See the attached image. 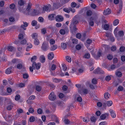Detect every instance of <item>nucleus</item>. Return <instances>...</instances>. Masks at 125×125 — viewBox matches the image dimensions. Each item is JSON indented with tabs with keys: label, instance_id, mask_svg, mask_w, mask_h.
<instances>
[{
	"label": "nucleus",
	"instance_id": "774afa93",
	"mask_svg": "<svg viewBox=\"0 0 125 125\" xmlns=\"http://www.w3.org/2000/svg\"><path fill=\"white\" fill-rule=\"evenodd\" d=\"M76 3L74 2H73L71 4V6L72 7H75L76 6Z\"/></svg>",
	"mask_w": 125,
	"mask_h": 125
},
{
	"label": "nucleus",
	"instance_id": "09e8293b",
	"mask_svg": "<svg viewBox=\"0 0 125 125\" xmlns=\"http://www.w3.org/2000/svg\"><path fill=\"white\" fill-rule=\"evenodd\" d=\"M118 31L117 28H116L115 29L114 31V34L116 37H117L118 36V35L117 33V32Z\"/></svg>",
	"mask_w": 125,
	"mask_h": 125
},
{
	"label": "nucleus",
	"instance_id": "4468645a",
	"mask_svg": "<svg viewBox=\"0 0 125 125\" xmlns=\"http://www.w3.org/2000/svg\"><path fill=\"white\" fill-rule=\"evenodd\" d=\"M109 111L111 113V116L113 118H115L116 117V115L115 114L114 111L112 109H110Z\"/></svg>",
	"mask_w": 125,
	"mask_h": 125
},
{
	"label": "nucleus",
	"instance_id": "c9c22d12",
	"mask_svg": "<svg viewBox=\"0 0 125 125\" xmlns=\"http://www.w3.org/2000/svg\"><path fill=\"white\" fill-rule=\"evenodd\" d=\"M68 115L66 116H65L64 118H65L64 120V123L66 124H69L70 121L68 119H66V118L67 117Z\"/></svg>",
	"mask_w": 125,
	"mask_h": 125
},
{
	"label": "nucleus",
	"instance_id": "f704fd0d",
	"mask_svg": "<svg viewBox=\"0 0 125 125\" xmlns=\"http://www.w3.org/2000/svg\"><path fill=\"white\" fill-rule=\"evenodd\" d=\"M109 27V25L107 24H105L104 26V29L105 30H108Z\"/></svg>",
	"mask_w": 125,
	"mask_h": 125
},
{
	"label": "nucleus",
	"instance_id": "0eeeda50",
	"mask_svg": "<svg viewBox=\"0 0 125 125\" xmlns=\"http://www.w3.org/2000/svg\"><path fill=\"white\" fill-rule=\"evenodd\" d=\"M70 29L73 32H75L78 29L76 27L75 25L73 24H71L70 25Z\"/></svg>",
	"mask_w": 125,
	"mask_h": 125
},
{
	"label": "nucleus",
	"instance_id": "e2e57ef3",
	"mask_svg": "<svg viewBox=\"0 0 125 125\" xmlns=\"http://www.w3.org/2000/svg\"><path fill=\"white\" fill-rule=\"evenodd\" d=\"M35 98V96L34 95L31 96L29 98V100H32L34 99Z\"/></svg>",
	"mask_w": 125,
	"mask_h": 125
},
{
	"label": "nucleus",
	"instance_id": "a878e982",
	"mask_svg": "<svg viewBox=\"0 0 125 125\" xmlns=\"http://www.w3.org/2000/svg\"><path fill=\"white\" fill-rule=\"evenodd\" d=\"M61 46L63 50H64L66 48L67 45L65 43H62Z\"/></svg>",
	"mask_w": 125,
	"mask_h": 125
},
{
	"label": "nucleus",
	"instance_id": "4c0bfd02",
	"mask_svg": "<svg viewBox=\"0 0 125 125\" xmlns=\"http://www.w3.org/2000/svg\"><path fill=\"white\" fill-rule=\"evenodd\" d=\"M92 14V12L90 10H88L86 12V15L88 16H91Z\"/></svg>",
	"mask_w": 125,
	"mask_h": 125
},
{
	"label": "nucleus",
	"instance_id": "cd10ccee",
	"mask_svg": "<svg viewBox=\"0 0 125 125\" xmlns=\"http://www.w3.org/2000/svg\"><path fill=\"white\" fill-rule=\"evenodd\" d=\"M38 14V13L37 12V10H34V11H32L31 13V15L32 16H34L36 15H37Z\"/></svg>",
	"mask_w": 125,
	"mask_h": 125
},
{
	"label": "nucleus",
	"instance_id": "a211bd4d",
	"mask_svg": "<svg viewBox=\"0 0 125 125\" xmlns=\"http://www.w3.org/2000/svg\"><path fill=\"white\" fill-rule=\"evenodd\" d=\"M11 67H10L7 69L5 71V73L7 74H9L11 73Z\"/></svg>",
	"mask_w": 125,
	"mask_h": 125
},
{
	"label": "nucleus",
	"instance_id": "338daca9",
	"mask_svg": "<svg viewBox=\"0 0 125 125\" xmlns=\"http://www.w3.org/2000/svg\"><path fill=\"white\" fill-rule=\"evenodd\" d=\"M83 120L84 122H88L89 121V120L86 117H84L83 118Z\"/></svg>",
	"mask_w": 125,
	"mask_h": 125
},
{
	"label": "nucleus",
	"instance_id": "864d4df0",
	"mask_svg": "<svg viewBox=\"0 0 125 125\" xmlns=\"http://www.w3.org/2000/svg\"><path fill=\"white\" fill-rule=\"evenodd\" d=\"M23 77L24 79H27L29 77L28 74L27 73H25L23 74Z\"/></svg>",
	"mask_w": 125,
	"mask_h": 125
},
{
	"label": "nucleus",
	"instance_id": "72a5a7b5",
	"mask_svg": "<svg viewBox=\"0 0 125 125\" xmlns=\"http://www.w3.org/2000/svg\"><path fill=\"white\" fill-rule=\"evenodd\" d=\"M119 22V21L118 19H116L113 22V25L114 26L117 25Z\"/></svg>",
	"mask_w": 125,
	"mask_h": 125
},
{
	"label": "nucleus",
	"instance_id": "f8f14e48",
	"mask_svg": "<svg viewBox=\"0 0 125 125\" xmlns=\"http://www.w3.org/2000/svg\"><path fill=\"white\" fill-rule=\"evenodd\" d=\"M66 31L68 32L69 31V30L67 29L65 30L61 29L60 30L59 32L61 34L64 35L65 34Z\"/></svg>",
	"mask_w": 125,
	"mask_h": 125
},
{
	"label": "nucleus",
	"instance_id": "79ce46f5",
	"mask_svg": "<svg viewBox=\"0 0 125 125\" xmlns=\"http://www.w3.org/2000/svg\"><path fill=\"white\" fill-rule=\"evenodd\" d=\"M17 68L19 69H21L22 67V64L20 63L18 64L17 65Z\"/></svg>",
	"mask_w": 125,
	"mask_h": 125
},
{
	"label": "nucleus",
	"instance_id": "680f3d73",
	"mask_svg": "<svg viewBox=\"0 0 125 125\" xmlns=\"http://www.w3.org/2000/svg\"><path fill=\"white\" fill-rule=\"evenodd\" d=\"M97 80L95 78L93 79L92 80V83L94 84H96L97 83Z\"/></svg>",
	"mask_w": 125,
	"mask_h": 125
},
{
	"label": "nucleus",
	"instance_id": "dca6fc26",
	"mask_svg": "<svg viewBox=\"0 0 125 125\" xmlns=\"http://www.w3.org/2000/svg\"><path fill=\"white\" fill-rule=\"evenodd\" d=\"M8 50L9 51L12 52L15 50V48L12 46H9L7 48Z\"/></svg>",
	"mask_w": 125,
	"mask_h": 125
},
{
	"label": "nucleus",
	"instance_id": "37998d69",
	"mask_svg": "<svg viewBox=\"0 0 125 125\" xmlns=\"http://www.w3.org/2000/svg\"><path fill=\"white\" fill-rule=\"evenodd\" d=\"M29 120L30 122H33L35 121V118L34 117L31 116L30 117Z\"/></svg>",
	"mask_w": 125,
	"mask_h": 125
},
{
	"label": "nucleus",
	"instance_id": "c85d7f7f",
	"mask_svg": "<svg viewBox=\"0 0 125 125\" xmlns=\"http://www.w3.org/2000/svg\"><path fill=\"white\" fill-rule=\"evenodd\" d=\"M54 14H50L48 16V18L51 20H52L54 18Z\"/></svg>",
	"mask_w": 125,
	"mask_h": 125
},
{
	"label": "nucleus",
	"instance_id": "4be33fe9",
	"mask_svg": "<svg viewBox=\"0 0 125 125\" xmlns=\"http://www.w3.org/2000/svg\"><path fill=\"white\" fill-rule=\"evenodd\" d=\"M79 23V21L77 20L75 18H74L73 19L72 23L71 24H73L74 25H76Z\"/></svg>",
	"mask_w": 125,
	"mask_h": 125
},
{
	"label": "nucleus",
	"instance_id": "5701e85b",
	"mask_svg": "<svg viewBox=\"0 0 125 125\" xmlns=\"http://www.w3.org/2000/svg\"><path fill=\"white\" fill-rule=\"evenodd\" d=\"M118 36L117 37H122L124 35V32L123 31H119L118 34Z\"/></svg>",
	"mask_w": 125,
	"mask_h": 125
},
{
	"label": "nucleus",
	"instance_id": "a19ab883",
	"mask_svg": "<svg viewBox=\"0 0 125 125\" xmlns=\"http://www.w3.org/2000/svg\"><path fill=\"white\" fill-rule=\"evenodd\" d=\"M29 112L30 113H33L34 112V110L33 108L31 107L29 108L28 110Z\"/></svg>",
	"mask_w": 125,
	"mask_h": 125
},
{
	"label": "nucleus",
	"instance_id": "13d9d810",
	"mask_svg": "<svg viewBox=\"0 0 125 125\" xmlns=\"http://www.w3.org/2000/svg\"><path fill=\"white\" fill-rule=\"evenodd\" d=\"M20 97V95L18 94H17L15 97V100L16 101H18L19 100Z\"/></svg>",
	"mask_w": 125,
	"mask_h": 125
},
{
	"label": "nucleus",
	"instance_id": "1a4fd4ad",
	"mask_svg": "<svg viewBox=\"0 0 125 125\" xmlns=\"http://www.w3.org/2000/svg\"><path fill=\"white\" fill-rule=\"evenodd\" d=\"M79 92L81 94H87L88 93L87 89L86 88H84L81 89L79 91Z\"/></svg>",
	"mask_w": 125,
	"mask_h": 125
},
{
	"label": "nucleus",
	"instance_id": "412c9836",
	"mask_svg": "<svg viewBox=\"0 0 125 125\" xmlns=\"http://www.w3.org/2000/svg\"><path fill=\"white\" fill-rule=\"evenodd\" d=\"M122 4H120L119 5V9L117 11V13L118 14H119L120 12L121 11L122 9Z\"/></svg>",
	"mask_w": 125,
	"mask_h": 125
},
{
	"label": "nucleus",
	"instance_id": "2f4dec72",
	"mask_svg": "<svg viewBox=\"0 0 125 125\" xmlns=\"http://www.w3.org/2000/svg\"><path fill=\"white\" fill-rule=\"evenodd\" d=\"M116 75L118 77H120L122 75V73L120 71H117L116 73Z\"/></svg>",
	"mask_w": 125,
	"mask_h": 125
},
{
	"label": "nucleus",
	"instance_id": "bf43d9fd",
	"mask_svg": "<svg viewBox=\"0 0 125 125\" xmlns=\"http://www.w3.org/2000/svg\"><path fill=\"white\" fill-rule=\"evenodd\" d=\"M68 89V87L66 85H64L62 87V89L63 90L66 91Z\"/></svg>",
	"mask_w": 125,
	"mask_h": 125
},
{
	"label": "nucleus",
	"instance_id": "c03bdc74",
	"mask_svg": "<svg viewBox=\"0 0 125 125\" xmlns=\"http://www.w3.org/2000/svg\"><path fill=\"white\" fill-rule=\"evenodd\" d=\"M66 59L67 61L69 62H70L71 61V58L68 56H67L66 57Z\"/></svg>",
	"mask_w": 125,
	"mask_h": 125
},
{
	"label": "nucleus",
	"instance_id": "c756f323",
	"mask_svg": "<svg viewBox=\"0 0 125 125\" xmlns=\"http://www.w3.org/2000/svg\"><path fill=\"white\" fill-rule=\"evenodd\" d=\"M41 32L43 34H45L47 33V30L45 28H44L41 29Z\"/></svg>",
	"mask_w": 125,
	"mask_h": 125
},
{
	"label": "nucleus",
	"instance_id": "ddd939ff",
	"mask_svg": "<svg viewBox=\"0 0 125 125\" xmlns=\"http://www.w3.org/2000/svg\"><path fill=\"white\" fill-rule=\"evenodd\" d=\"M54 56V55L52 52H50L49 53L48 55V59L50 60H51L53 59Z\"/></svg>",
	"mask_w": 125,
	"mask_h": 125
},
{
	"label": "nucleus",
	"instance_id": "3c124183",
	"mask_svg": "<svg viewBox=\"0 0 125 125\" xmlns=\"http://www.w3.org/2000/svg\"><path fill=\"white\" fill-rule=\"evenodd\" d=\"M15 7V5L14 3H12L10 5V7L11 9H14Z\"/></svg>",
	"mask_w": 125,
	"mask_h": 125
},
{
	"label": "nucleus",
	"instance_id": "473e14b6",
	"mask_svg": "<svg viewBox=\"0 0 125 125\" xmlns=\"http://www.w3.org/2000/svg\"><path fill=\"white\" fill-rule=\"evenodd\" d=\"M34 42L35 44L37 45H39L40 43L39 41L37 38L34 39Z\"/></svg>",
	"mask_w": 125,
	"mask_h": 125
},
{
	"label": "nucleus",
	"instance_id": "f3484780",
	"mask_svg": "<svg viewBox=\"0 0 125 125\" xmlns=\"http://www.w3.org/2000/svg\"><path fill=\"white\" fill-rule=\"evenodd\" d=\"M104 97L105 99H108L110 97V95L108 92L104 94Z\"/></svg>",
	"mask_w": 125,
	"mask_h": 125
},
{
	"label": "nucleus",
	"instance_id": "6ab92c4d",
	"mask_svg": "<svg viewBox=\"0 0 125 125\" xmlns=\"http://www.w3.org/2000/svg\"><path fill=\"white\" fill-rule=\"evenodd\" d=\"M48 28L49 29L51 30H52V31H58V30L56 28L54 27L49 26L48 27Z\"/></svg>",
	"mask_w": 125,
	"mask_h": 125
},
{
	"label": "nucleus",
	"instance_id": "b1692460",
	"mask_svg": "<svg viewBox=\"0 0 125 125\" xmlns=\"http://www.w3.org/2000/svg\"><path fill=\"white\" fill-rule=\"evenodd\" d=\"M37 59V56H34L31 58V62L34 63V62H35L34 61H36Z\"/></svg>",
	"mask_w": 125,
	"mask_h": 125
},
{
	"label": "nucleus",
	"instance_id": "9d476101",
	"mask_svg": "<svg viewBox=\"0 0 125 125\" xmlns=\"http://www.w3.org/2000/svg\"><path fill=\"white\" fill-rule=\"evenodd\" d=\"M111 12V10L109 8L105 10L103 14L104 15H108L110 14Z\"/></svg>",
	"mask_w": 125,
	"mask_h": 125
},
{
	"label": "nucleus",
	"instance_id": "5fc2aeb1",
	"mask_svg": "<svg viewBox=\"0 0 125 125\" xmlns=\"http://www.w3.org/2000/svg\"><path fill=\"white\" fill-rule=\"evenodd\" d=\"M37 24V22L35 20L33 21H32L31 25L33 26H35Z\"/></svg>",
	"mask_w": 125,
	"mask_h": 125
},
{
	"label": "nucleus",
	"instance_id": "8fccbe9b",
	"mask_svg": "<svg viewBox=\"0 0 125 125\" xmlns=\"http://www.w3.org/2000/svg\"><path fill=\"white\" fill-rule=\"evenodd\" d=\"M62 69L64 71H66L67 69V67L66 65L64 64H63L62 65Z\"/></svg>",
	"mask_w": 125,
	"mask_h": 125
},
{
	"label": "nucleus",
	"instance_id": "7c9ffc66",
	"mask_svg": "<svg viewBox=\"0 0 125 125\" xmlns=\"http://www.w3.org/2000/svg\"><path fill=\"white\" fill-rule=\"evenodd\" d=\"M36 89L37 91L40 92L41 90L42 87L40 86L39 85H37L36 86Z\"/></svg>",
	"mask_w": 125,
	"mask_h": 125
},
{
	"label": "nucleus",
	"instance_id": "ea45409f",
	"mask_svg": "<svg viewBox=\"0 0 125 125\" xmlns=\"http://www.w3.org/2000/svg\"><path fill=\"white\" fill-rule=\"evenodd\" d=\"M90 55L88 53H86L84 55V57L86 59H89L90 58Z\"/></svg>",
	"mask_w": 125,
	"mask_h": 125
},
{
	"label": "nucleus",
	"instance_id": "58836bf2",
	"mask_svg": "<svg viewBox=\"0 0 125 125\" xmlns=\"http://www.w3.org/2000/svg\"><path fill=\"white\" fill-rule=\"evenodd\" d=\"M63 11L67 13H69L70 12V8H64L63 9Z\"/></svg>",
	"mask_w": 125,
	"mask_h": 125
},
{
	"label": "nucleus",
	"instance_id": "423d86ee",
	"mask_svg": "<svg viewBox=\"0 0 125 125\" xmlns=\"http://www.w3.org/2000/svg\"><path fill=\"white\" fill-rule=\"evenodd\" d=\"M51 8V5L49 4H48L44 6L43 7V9L44 11H45L47 12H48L50 11Z\"/></svg>",
	"mask_w": 125,
	"mask_h": 125
},
{
	"label": "nucleus",
	"instance_id": "393cba45",
	"mask_svg": "<svg viewBox=\"0 0 125 125\" xmlns=\"http://www.w3.org/2000/svg\"><path fill=\"white\" fill-rule=\"evenodd\" d=\"M57 47V46L56 45H53L51 46L50 48V50L52 51H54L56 49Z\"/></svg>",
	"mask_w": 125,
	"mask_h": 125
},
{
	"label": "nucleus",
	"instance_id": "f257e3e1",
	"mask_svg": "<svg viewBox=\"0 0 125 125\" xmlns=\"http://www.w3.org/2000/svg\"><path fill=\"white\" fill-rule=\"evenodd\" d=\"M32 4L31 3H29L25 9L24 8V6H18V9L20 12L23 13L26 15H28L31 10V9Z\"/></svg>",
	"mask_w": 125,
	"mask_h": 125
},
{
	"label": "nucleus",
	"instance_id": "e433bc0d",
	"mask_svg": "<svg viewBox=\"0 0 125 125\" xmlns=\"http://www.w3.org/2000/svg\"><path fill=\"white\" fill-rule=\"evenodd\" d=\"M113 104L112 102L111 101H107V104L108 106H111Z\"/></svg>",
	"mask_w": 125,
	"mask_h": 125
},
{
	"label": "nucleus",
	"instance_id": "20e7f679",
	"mask_svg": "<svg viewBox=\"0 0 125 125\" xmlns=\"http://www.w3.org/2000/svg\"><path fill=\"white\" fill-rule=\"evenodd\" d=\"M56 96L54 92L51 93L49 96V99L50 100L54 101L56 99Z\"/></svg>",
	"mask_w": 125,
	"mask_h": 125
},
{
	"label": "nucleus",
	"instance_id": "bb28decb",
	"mask_svg": "<svg viewBox=\"0 0 125 125\" xmlns=\"http://www.w3.org/2000/svg\"><path fill=\"white\" fill-rule=\"evenodd\" d=\"M31 37L32 39H35L38 37V34L36 33H34L31 35Z\"/></svg>",
	"mask_w": 125,
	"mask_h": 125
},
{
	"label": "nucleus",
	"instance_id": "49530a36",
	"mask_svg": "<svg viewBox=\"0 0 125 125\" xmlns=\"http://www.w3.org/2000/svg\"><path fill=\"white\" fill-rule=\"evenodd\" d=\"M78 40L76 39H73L72 40L73 43L74 44H76L77 43Z\"/></svg>",
	"mask_w": 125,
	"mask_h": 125
},
{
	"label": "nucleus",
	"instance_id": "6e6552de",
	"mask_svg": "<svg viewBox=\"0 0 125 125\" xmlns=\"http://www.w3.org/2000/svg\"><path fill=\"white\" fill-rule=\"evenodd\" d=\"M56 20L58 22L62 21L63 20V18L61 15H58L55 17Z\"/></svg>",
	"mask_w": 125,
	"mask_h": 125
},
{
	"label": "nucleus",
	"instance_id": "9b49d317",
	"mask_svg": "<svg viewBox=\"0 0 125 125\" xmlns=\"http://www.w3.org/2000/svg\"><path fill=\"white\" fill-rule=\"evenodd\" d=\"M102 53L100 51H99L97 53V55H96L95 54H94L93 56L96 59H97L99 58L101 55Z\"/></svg>",
	"mask_w": 125,
	"mask_h": 125
},
{
	"label": "nucleus",
	"instance_id": "2eb2a0df",
	"mask_svg": "<svg viewBox=\"0 0 125 125\" xmlns=\"http://www.w3.org/2000/svg\"><path fill=\"white\" fill-rule=\"evenodd\" d=\"M25 3V2L23 0H20L18 2L19 6H24Z\"/></svg>",
	"mask_w": 125,
	"mask_h": 125
},
{
	"label": "nucleus",
	"instance_id": "69168bd1",
	"mask_svg": "<svg viewBox=\"0 0 125 125\" xmlns=\"http://www.w3.org/2000/svg\"><path fill=\"white\" fill-rule=\"evenodd\" d=\"M109 38L110 40V41L111 42H113L115 40L114 37L111 35L110 36V37Z\"/></svg>",
	"mask_w": 125,
	"mask_h": 125
},
{
	"label": "nucleus",
	"instance_id": "7ed1b4c3",
	"mask_svg": "<svg viewBox=\"0 0 125 125\" xmlns=\"http://www.w3.org/2000/svg\"><path fill=\"white\" fill-rule=\"evenodd\" d=\"M49 43L46 42H44L42 44V49L44 51H46L49 49Z\"/></svg>",
	"mask_w": 125,
	"mask_h": 125
},
{
	"label": "nucleus",
	"instance_id": "de8ad7c7",
	"mask_svg": "<svg viewBox=\"0 0 125 125\" xmlns=\"http://www.w3.org/2000/svg\"><path fill=\"white\" fill-rule=\"evenodd\" d=\"M55 41L53 39H50V44L53 45L55 44Z\"/></svg>",
	"mask_w": 125,
	"mask_h": 125
},
{
	"label": "nucleus",
	"instance_id": "a18cd8bd",
	"mask_svg": "<svg viewBox=\"0 0 125 125\" xmlns=\"http://www.w3.org/2000/svg\"><path fill=\"white\" fill-rule=\"evenodd\" d=\"M13 107V106L12 104H11L7 106V108L8 110H10L12 109V108Z\"/></svg>",
	"mask_w": 125,
	"mask_h": 125
},
{
	"label": "nucleus",
	"instance_id": "39448f33",
	"mask_svg": "<svg viewBox=\"0 0 125 125\" xmlns=\"http://www.w3.org/2000/svg\"><path fill=\"white\" fill-rule=\"evenodd\" d=\"M94 73L96 74H102L104 73V72L101 69L98 67L97 69L94 71Z\"/></svg>",
	"mask_w": 125,
	"mask_h": 125
},
{
	"label": "nucleus",
	"instance_id": "aec40b11",
	"mask_svg": "<svg viewBox=\"0 0 125 125\" xmlns=\"http://www.w3.org/2000/svg\"><path fill=\"white\" fill-rule=\"evenodd\" d=\"M40 60L42 63L44 62L45 61V58L43 55H41L40 57Z\"/></svg>",
	"mask_w": 125,
	"mask_h": 125
},
{
	"label": "nucleus",
	"instance_id": "f03ea898",
	"mask_svg": "<svg viewBox=\"0 0 125 125\" xmlns=\"http://www.w3.org/2000/svg\"><path fill=\"white\" fill-rule=\"evenodd\" d=\"M41 64L40 63H38L37 64L36 62L33 63L32 64V67L30 66L29 68L30 71L31 72H32L33 71V69H36L38 70L40 68Z\"/></svg>",
	"mask_w": 125,
	"mask_h": 125
},
{
	"label": "nucleus",
	"instance_id": "603ef678",
	"mask_svg": "<svg viewBox=\"0 0 125 125\" xmlns=\"http://www.w3.org/2000/svg\"><path fill=\"white\" fill-rule=\"evenodd\" d=\"M91 121L92 122H95L96 120V119L94 116H92L91 118Z\"/></svg>",
	"mask_w": 125,
	"mask_h": 125
},
{
	"label": "nucleus",
	"instance_id": "4d7b16f0",
	"mask_svg": "<svg viewBox=\"0 0 125 125\" xmlns=\"http://www.w3.org/2000/svg\"><path fill=\"white\" fill-rule=\"evenodd\" d=\"M37 112L39 114H41L42 113V110L41 108H39L37 110Z\"/></svg>",
	"mask_w": 125,
	"mask_h": 125
},
{
	"label": "nucleus",
	"instance_id": "0e129e2a",
	"mask_svg": "<svg viewBox=\"0 0 125 125\" xmlns=\"http://www.w3.org/2000/svg\"><path fill=\"white\" fill-rule=\"evenodd\" d=\"M55 26L58 28H59L61 26L62 24L60 23H57L55 24Z\"/></svg>",
	"mask_w": 125,
	"mask_h": 125
},
{
	"label": "nucleus",
	"instance_id": "052dcab7",
	"mask_svg": "<svg viewBox=\"0 0 125 125\" xmlns=\"http://www.w3.org/2000/svg\"><path fill=\"white\" fill-rule=\"evenodd\" d=\"M17 113L18 114H20L23 111V109L21 108L18 109L17 110Z\"/></svg>",
	"mask_w": 125,
	"mask_h": 125
},
{
	"label": "nucleus",
	"instance_id": "6e6d98bb",
	"mask_svg": "<svg viewBox=\"0 0 125 125\" xmlns=\"http://www.w3.org/2000/svg\"><path fill=\"white\" fill-rule=\"evenodd\" d=\"M106 116L104 114H102L100 116V118L102 120H104L106 118Z\"/></svg>",
	"mask_w": 125,
	"mask_h": 125
}]
</instances>
